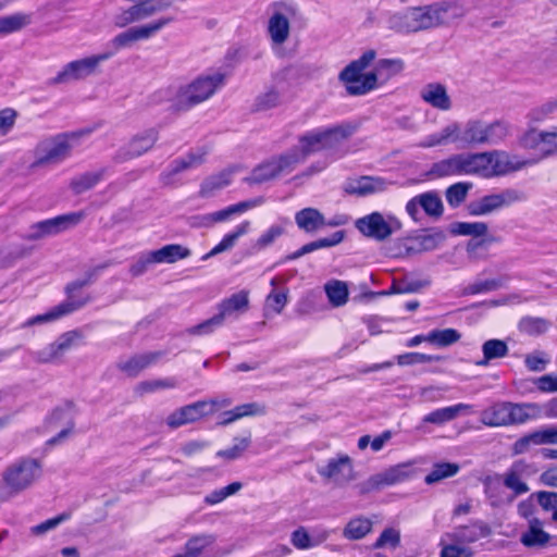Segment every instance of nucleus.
<instances>
[{
	"instance_id": "obj_13",
	"label": "nucleus",
	"mask_w": 557,
	"mask_h": 557,
	"mask_svg": "<svg viewBox=\"0 0 557 557\" xmlns=\"http://www.w3.org/2000/svg\"><path fill=\"white\" fill-rule=\"evenodd\" d=\"M176 0H140L115 16V25L125 27L171 8Z\"/></svg>"
},
{
	"instance_id": "obj_51",
	"label": "nucleus",
	"mask_w": 557,
	"mask_h": 557,
	"mask_svg": "<svg viewBox=\"0 0 557 557\" xmlns=\"http://www.w3.org/2000/svg\"><path fill=\"white\" fill-rule=\"evenodd\" d=\"M281 103V92L276 88L271 87L256 98L253 103V111H268L278 107Z\"/></svg>"
},
{
	"instance_id": "obj_34",
	"label": "nucleus",
	"mask_w": 557,
	"mask_h": 557,
	"mask_svg": "<svg viewBox=\"0 0 557 557\" xmlns=\"http://www.w3.org/2000/svg\"><path fill=\"white\" fill-rule=\"evenodd\" d=\"M510 132L511 126L506 121L497 120L492 123L482 121V146L498 145L510 135Z\"/></svg>"
},
{
	"instance_id": "obj_18",
	"label": "nucleus",
	"mask_w": 557,
	"mask_h": 557,
	"mask_svg": "<svg viewBox=\"0 0 557 557\" xmlns=\"http://www.w3.org/2000/svg\"><path fill=\"white\" fill-rule=\"evenodd\" d=\"M421 210L431 218H441L444 206L440 195L433 190L426 191L412 197L406 203V212L414 222L421 221Z\"/></svg>"
},
{
	"instance_id": "obj_19",
	"label": "nucleus",
	"mask_w": 557,
	"mask_h": 557,
	"mask_svg": "<svg viewBox=\"0 0 557 557\" xmlns=\"http://www.w3.org/2000/svg\"><path fill=\"white\" fill-rule=\"evenodd\" d=\"M488 157V177L503 176L511 172L519 171L524 166L532 165L536 160H520L517 156H511L503 150L487 151Z\"/></svg>"
},
{
	"instance_id": "obj_1",
	"label": "nucleus",
	"mask_w": 557,
	"mask_h": 557,
	"mask_svg": "<svg viewBox=\"0 0 557 557\" xmlns=\"http://www.w3.org/2000/svg\"><path fill=\"white\" fill-rule=\"evenodd\" d=\"M108 265V263L97 265L96 268L86 272L83 278L69 283L65 286V294L67 297L64 301L52 307L45 313L29 318L23 324V326L28 327L37 324L51 323L85 307L90 301V297L79 296L76 294V292L91 284L96 280L98 274Z\"/></svg>"
},
{
	"instance_id": "obj_50",
	"label": "nucleus",
	"mask_w": 557,
	"mask_h": 557,
	"mask_svg": "<svg viewBox=\"0 0 557 557\" xmlns=\"http://www.w3.org/2000/svg\"><path fill=\"white\" fill-rule=\"evenodd\" d=\"M487 231V224L484 222H455L450 225L454 235L482 237Z\"/></svg>"
},
{
	"instance_id": "obj_29",
	"label": "nucleus",
	"mask_w": 557,
	"mask_h": 557,
	"mask_svg": "<svg viewBox=\"0 0 557 557\" xmlns=\"http://www.w3.org/2000/svg\"><path fill=\"white\" fill-rule=\"evenodd\" d=\"M248 308L249 293L247 290H240L220 302L216 315L222 323H224L226 319L237 318L240 313L246 312Z\"/></svg>"
},
{
	"instance_id": "obj_40",
	"label": "nucleus",
	"mask_w": 557,
	"mask_h": 557,
	"mask_svg": "<svg viewBox=\"0 0 557 557\" xmlns=\"http://www.w3.org/2000/svg\"><path fill=\"white\" fill-rule=\"evenodd\" d=\"M216 536L212 533H200L193 535L186 543L184 553L175 555L176 557H200L201 554L213 545Z\"/></svg>"
},
{
	"instance_id": "obj_27",
	"label": "nucleus",
	"mask_w": 557,
	"mask_h": 557,
	"mask_svg": "<svg viewBox=\"0 0 557 557\" xmlns=\"http://www.w3.org/2000/svg\"><path fill=\"white\" fill-rule=\"evenodd\" d=\"M159 357V352H137L129 357L120 359L116 367L126 376L135 377L143 370L156 363Z\"/></svg>"
},
{
	"instance_id": "obj_24",
	"label": "nucleus",
	"mask_w": 557,
	"mask_h": 557,
	"mask_svg": "<svg viewBox=\"0 0 557 557\" xmlns=\"http://www.w3.org/2000/svg\"><path fill=\"white\" fill-rule=\"evenodd\" d=\"M521 146L527 149H535L547 157L557 150V127L553 131L530 129L521 138Z\"/></svg>"
},
{
	"instance_id": "obj_53",
	"label": "nucleus",
	"mask_w": 557,
	"mask_h": 557,
	"mask_svg": "<svg viewBox=\"0 0 557 557\" xmlns=\"http://www.w3.org/2000/svg\"><path fill=\"white\" fill-rule=\"evenodd\" d=\"M29 23V15L23 13L0 16V36L17 32Z\"/></svg>"
},
{
	"instance_id": "obj_56",
	"label": "nucleus",
	"mask_w": 557,
	"mask_h": 557,
	"mask_svg": "<svg viewBox=\"0 0 557 557\" xmlns=\"http://www.w3.org/2000/svg\"><path fill=\"white\" fill-rule=\"evenodd\" d=\"M471 188V183L459 182L450 185L445 193L448 205L453 208L460 206L467 198L468 191Z\"/></svg>"
},
{
	"instance_id": "obj_7",
	"label": "nucleus",
	"mask_w": 557,
	"mask_h": 557,
	"mask_svg": "<svg viewBox=\"0 0 557 557\" xmlns=\"http://www.w3.org/2000/svg\"><path fill=\"white\" fill-rule=\"evenodd\" d=\"M42 474V467L35 458H21L11 463L3 472L4 488L10 496L29 488Z\"/></svg>"
},
{
	"instance_id": "obj_37",
	"label": "nucleus",
	"mask_w": 557,
	"mask_h": 557,
	"mask_svg": "<svg viewBox=\"0 0 557 557\" xmlns=\"http://www.w3.org/2000/svg\"><path fill=\"white\" fill-rule=\"evenodd\" d=\"M549 540L550 535L543 530V523L537 518L529 520V528L520 537V542L527 547H543Z\"/></svg>"
},
{
	"instance_id": "obj_42",
	"label": "nucleus",
	"mask_w": 557,
	"mask_h": 557,
	"mask_svg": "<svg viewBox=\"0 0 557 557\" xmlns=\"http://www.w3.org/2000/svg\"><path fill=\"white\" fill-rule=\"evenodd\" d=\"M250 227L249 221H244L239 225L235 227V230L232 233L226 234L222 240L215 245L208 253L202 256V260H208L209 258H212L221 252L227 251L231 248H233L237 242V239L247 234Z\"/></svg>"
},
{
	"instance_id": "obj_57",
	"label": "nucleus",
	"mask_w": 557,
	"mask_h": 557,
	"mask_svg": "<svg viewBox=\"0 0 557 557\" xmlns=\"http://www.w3.org/2000/svg\"><path fill=\"white\" fill-rule=\"evenodd\" d=\"M27 250L17 245L0 248V270L12 267L18 259L27 255Z\"/></svg>"
},
{
	"instance_id": "obj_47",
	"label": "nucleus",
	"mask_w": 557,
	"mask_h": 557,
	"mask_svg": "<svg viewBox=\"0 0 557 557\" xmlns=\"http://www.w3.org/2000/svg\"><path fill=\"white\" fill-rule=\"evenodd\" d=\"M372 530V521L364 517L351 519L343 530V536L350 541L363 539Z\"/></svg>"
},
{
	"instance_id": "obj_2",
	"label": "nucleus",
	"mask_w": 557,
	"mask_h": 557,
	"mask_svg": "<svg viewBox=\"0 0 557 557\" xmlns=\"http://www.w3.org/2000/svg\"><path fill=\"white\" fill-rule=\"evenodd\" d=\"M482 120L471 119L466 123L451 122L440 132L426 136L420 144L423 148L456 144L460 147L482 146Z\"/></svg>"
},
{
	"instance_id": "obj_15",
	"label": "nucleus",
	"mask_w": 557,
	"mask_h": 557,
	"mask_svg": "<svg viewBox=\"0 0 557 557\" xmlns=\"http://www.w3.org/2000/svg\"><path fill=\"white\" fill-rule=\"evenodd\" d=\"M299 163V157L296 152H288L272 159L255 168L246 182L249 184H261L282 174L289 173Z\"/></svg>"
},
{
	"instance_id": "obj_36",
	"label": "nucleus",
	"mask_w": 557,
	"mask_h": 557,
	"mask_svg": "<svg viewBox=\"0 0 557 557\" xmlns=\"http://www.w3.org/2000/svg\"><path fill=\"white\" fill-rule=\"evenodd\" d=\"M267 412V408L264 405L260 403H247L239 406H236L232 410H227L222 413V420L220 422L221 425H227L236 420L246 417H257L263 416Z\"/></svg>"
},
{
	"instance_id": "obj_14",
	"label": "nucleus",
	"mask_w": 557,
	"mask_h": 557,
	"mask_svg": "<svg viewBox=\"0 0 557 557\" xmlns=\"http://www.w3.org/2000/svg\"><path fill=\"white\" fill-rule=\"evenodd\" d=\"M524 199L521 191L512 188H507L497 194L483 196L482 198L472 201L468 205L470 215L481 216L487 215L502 208L509 207L515 202Z\"/></svg>"
},
{
	"instance_id": "obj_46",
	"label": "nucleus",
	"mask_w": 557,
	"mask_h": 557,
	"mask_svg": "<svg viewBox=\"0 0 557 557\" xmlns=\"http://www.w3.org/2000/svg\"><path fill=\"white\" fill-rule=\"evenodd\" d=\"M106 170L86 172L72 178L70 187L76 194H83L95 187L104 176Z\"/></svg>"
},
{
	"instance_id": "obj_31",
	"label": "nucleus",
	"mask_w": 557,
	"mask_h": 557,
	"mask_svg": "<svg viewBox=\"0 0 557 557\" xmlns=\"http://www.w3.org/2000/svg\"><path fill=\"white\" fill-rule=\"evenodd\" d=\"M421 99L432 108L449 111L453 107L446 87L441 83H429L420 91Z\"/></svg>"
},
{
	"instance_id": "obj_6",
	"label": "nucleus",
	"mask_w": 557,
	"mask_h": 557,
	"mask_svg": "<svg viewBox=\"0 0 557 557\" xmlns=\"http://www.w3.org/2000/svg\"><path fill=\"white\" fill-rule=\"evenodd\" d=\"M83 134L82 132L60 134L41 141L36 147V159L32 163V169L55 165L67 159Z\"/></svg>"
},
{
	"instance_id": "obj_62",
	"label": "nucleus",
	"mask_w": 557,
	"mask_h": 557,
	"mask_svg": "<svg viewBox=\"0 0 557 557\" xmlns=\"http://www.w3.org/2000/svg\"><path fill=\"white\" fill-rule=\"evenodd\" d=\"M557 110V100H552L532 109L528 119L531 123H541L546 119L550 117L553 113Z\"/></svg>"
},
{
	"instance_id": "obj_22",
	"label": "nucleus",
	"mask_w": 557,
	"mask_h": 557,
	"mask_svg": "<svg viewBox=\"0 0 557 557\" xmlns=\"http://www.w3.org/2000/svg\"><path fill=\"white\" fill-rule=\"evenodd\" d=\"M290 7L275 9L268 22V35L273 47L283 46L290 34L289 16L293 14Z\"/></svg>"
},
{
	"instance_id": "obj_55",
	"label": "nucleus",
	"mask_w": 557,
	"mask_h": 557,
	"mask_svg": "<svg viewBox=\"0 0 557 557\" xmlns=\"http://www.w3.org/2000/svg\"><path fill=\"white\" fill-rule=\"evenodd\" d=\"M243 488V484L240 482H233L224 487L216 488L209 494H207L203 498L205 504L209 506H214L222 503L227 497L235 495Z\"/></svg>"
},
{
	"instance_id": "obj_17",
	"label": "nucleus",
	"mask_w": 557,
	"mask_h": 557,
	"mask_svg": "<svg viewBox=\"0 0 557 557\" xmlns=\"http://www.w3.org/2000/svg\"><path fill=\"white\" fill-rule=\"evenodd\" d=\"M159 139L157 128H148L133 136L131 140L122 146L115 153L114 160L117 163L138 158L152 149Z\"/></svg>"
},
{
	"instance_id": "obj_41",
	"label": "nucleus",
	"mask_w": 557,
	"mask_h": 557,
	"mask_svg": "<svg viewBox=\"0 0 557 557\" xmlns=\"http://www.w3.org/2000/svg\"><path fill=\"white\" fill-rule=\"evenodd\" d=\"M510 424H520L539 418L542 413L540 405L534 403H509Z\"/></svg>"
},
{
	"instance_id": "obj_16",
	"label": "nucleus",
	"mask_w": 557,
	"mask_h": 557,
	"mask_svg": "<svg viewBox=\"0 0 557 557\" xmlns=\"http://www.w3.org/2000/svg\"><path fill=\"white\" fill-rule=\"evenodd\" d=\"M174 21L175 18L173 16H162L148 24L131 27L127 30L116 35L112 40V45L116 51L121 48L131 46L135 41L149 39Z\"/></svg>"
},
{
	"instance_id": "obj_43",
	"label": "nucleus",
	"mask_w": 557,
	"mask_h": 557,
	"mask_svg": "<svg viewBox=\"0 0 557 557\" xmlns=\"http://www.w3.org/2000/svg\"><path fill=\"white\" fill-rule=\"evenodd\" d=\"M482 422L490 426L510 424L509 403H497L482 412Z\"/></svg>"
},
{
	"instance_id": "obj_8",
	"label": "nucleus",
	"mask_w": 557,
	"mask_h": 557,
	"mask_svg": "<svg viewBox=\"0 0 557 557\" xmlns=\"http://www.w3.org/2000/svg\"><path fill=\"white\" fill-rule=\"evenodd\" d=\"M225 75L220 72L202 75L180 89L176 98L178 110H187L209 99L224 85Z\"/></svg>"
},
{
	"instance_id": "obj_49",
	"label": "nucleus",
	"mask_w": 557,
	"mask_h": 557,
	"mask_svg": "<svg viewBox=\"0 0 557 557\" xmlns=\"http://www.w3.org/2000/svg\"><path fill=\"white\" fill-rule=\"evenodd\" d=\"M460 470L458 463L454 462H440L435 463L432 470L426 474L424 481L426 484H434L444 479L456 475Z\"/></svg>"
},
{
	"instance_id": "obj_12",
	"label": "nucleus",
	"mask_w": 557,
	"mask_h": 557,
	"mask_svg": "<svg viewBox=\"0 0 557 557\" xmlns=\"http://www.w3.org/2000/svg\"><path fill=\"white\" fill-rule=\"evenodd\" d=\"M317 472L326 483L337 487L346 486L355 480L352 459L346 454L330 458L325 465L317 468Z\"/></svg>"
},
{
	"instance_id": "obj_20",
	"label": "nucleus",
	"mask_w": 557,
	"mask_h": 557,
	"mask_svg": "<svg viewBox=\"0 0 557 557\" xmlns=\"http://www.w3.org/2000/svg\"><path fill=\"white\" fill-rule=\"evenodd\" d=\"M537 472L535 465L525 460L515 461L503 475V484L516 495H522L529 492V486L524 482L525 479Z\"/></svg>"
},
{
	"instance_id": "obj_60",
	"label": "nucleus",
	"mask_w": 557,
	"mask_h": 557,
	"mask_svg": "<svg viewBox=\"0 0 557 557\" xmlns=\"http://www.w3.org/2000/svg\"><path fill=\"white\" fill-rule=\"evenodd\" d=\"M288 301V289L272 292L265 298V310H271L274 313H281Z\"/></svg>"
},
{
	"instance_id": "obj_44",
	"label": "nucleus",
	"mask_w": 557,
	"mask_h": 557,
	"mask_svg": "<svg viewBox=\"0 0 557 557\" xmlns=\"http://www.w3.org/2000/svg\"><path fill=\"white\" fill-rule=\"evenodd\" d=\"M552 326V322L545 318L540 317H523L518 323L520 333L536 337L546 333Z\"/></svg>"
},
{
	"instance_id": "obj_39",
	"label": "nucleus",
	"mask_w": 557,
	"mask_h": 557,
	"mask_svg": "<svg viewBox=\"0 0 557 557\" xmlns=\"http://www.w3.org/2000/svg\"><path fill=\"white\" fill-rule=\"evenodd\" d=\"M488 157L487 151L463 153V173L465 175H476L484 178L488 177Z\"/></svg>"
},
{
	"instance_id": "obj_64",
	"label": "nucleus",
	"mask_w": 557,
	"mask_h": 557,
	"mask_svg": "<svg viewBox=\"0 0 557 557\" xmlns=\"http://www.w3.org/2000/svg\"><path fill=\"white\" fill-rule=\"evenodd\" d=\"M417 239L423 250H434L446 239V234L441 230H432Z\"/></svg>"
},
{
	"instance_id": "obj_59",
	"label": "nucleus",
	"mask_w": 557,
	"mask_h": 557,
	"mask_svg": "<svg viewBox=\"0 0 557 557\" xmlns=\"http://www.w3.org/2000/svg\"><path fill=\"white\" fill-rule=\"evenodd\" d=\"M255 202L252 201H242L235 205H231L222 210L215 211L214 218L216 223L225 222L230 220L235 214H240L248 209L252 208Z\"/></svg>"
},
{
	"instance_id": "obj_4",
	"label": "nucleus",
	"mask_w": 557,
	"mask_h": 557,
	"mask_svg": "<svg viewBox=\"0 0 557 557\" xmlns=\"http://www.w3.org/2000/svg\"><path fill=\"white\" fill-rule=\"evenodd\" d=\"M375 59V51L368 50L357 60L345 66L338 79L345 84L346 91L350 96H362L376 88L377 75L375 72L362 74V72Z\"/></svg>"
},
{
	"instance_id": "obj_30",
	"label": "nucleus",
	"mask_w": 557,
	"mask_h": 557,
	"mask_svg": "<svg viewBox=\"0 0 557 557\" xmlns=\"http://www.w3.org/2000/svg\"><path fill=\"white\" fill-rule=\"evenodd\" d=\"M490 534L488 527L481 522L474 521L469 525L456 528L453 532L445 533L447 541L461 544H470L483 539Z\"/></svg>"
},
{
	"instance_id": "obj_61",
	"label": "nucleus",
	"mask_w": 557,
	"mask_h": 557,
	"mask_svg": "<svg viewBox=\"0 0 557 557\" xmlns=\"http://www.w3.org/2000/svg\"><path fill=\"white\" fill-rule=\"evenodd\" d=\"M249 445L250 437H236L232 447L219 450L216 456L226 460H235L242 456V454L248 448Z\"/></svg>"
},
{
	"instance_id": "obj_48",
	"label": "nucleus",
	"mask_w": 557,
	"mask_h": 557,
	"mask_svg": "<svg viewBox=\"0 0 557 557\" xmlns=\"http://www.w3.org/2000/svg\"><path fill=\"white\" fill-rule=\"evenodd\" d=\"M89 331L87 329H76L63 333L55 342V348H74L89 345Z\"/></svg>"
},
{
	"instance_id": "obj_21",
	"label": "nucleus",
	"mask_w": 557,
	"mask_h": 557,
	"mask_svg": "<svg viewBox=\"0 0 557 557\" xmlns=\"http://www.w3.org/2000/svg\"><path fill=\"white\" fill-rule=\"evenodd\" d=\"M409 478V471L405 466L398 465L386 469L383 472L371 475L364 482L360 483L359 490L361 494H368L379 491L385 486L401 483Z\"/></svg>"
},
{
	"instance_id": "obj_10",
	"label": "nucleus",
	"mask_w": 557,
	"mask_h": 557,
	"mask_svg": "<svg viewBox=\"0 0 557 557\" xmlns=\"http://www.w3.org/2000/svg\"><path fill=\"white\" fill-rule=\"evenodd\" d=\"M115 51H108L96 55L69 62L55 77L51 79L52 84H66L73 81L84 79L94 74L101 62L113 57Z\"/></svg>"
},
{
	"instance_id": "obj_63",
	"label": "nucleus",
	"mask_w": 557,
	"mask_h": 557,
	"mask_svg": "<svg viewBox=\"0 0 557 557\" xmlns=\"http://www.w3.org/2000/svg\"><path fill=\"white\" fill-rule=\"evenodd\" d=\"M285 233L284 225L275 224L270 226L256 242V247L261 250L271 246L278 237Z\"/></svg>"
},
{
	"instance_id": "obj_58",
	"label": "nucleus",
	"mask_w": 557,
	"mask_h": 557,
	"mask_svg": "<svg viewBox=\"0 0 557 557\" xmlns=\"http://www.w3.org/2000/svg\"><path fill=\"white\" fill-rule=\"evenodd\" d=\"M447 539L445 535L441 539V557H472L473 550L467 546L460 545L461 543H445Z\"/></svg>"
},
{
	"instance_id": "obj_26",
	"label": "nucleus",
	"mask_w": 557,
	"mask_h": 557,
	"mask_svg": "<svg viewBox=\"0 0 557 557\" xmlns=\"http://www.w3.org/2000/svg\"><path fill=\"white\" fill-rule=\"evenodd\" d=\"M545 444H557L556 428L541 429L520 437L515 442L512 453L515 455H522L528 453L533 446Z\"/></svg>"
},
{
	"instance_id": "obj_33",
	"label": "nucleus",
	"mask_w": 557,
	"mask_h": 557,
	"mask_svg": "<svg viewBox=\"0 0 557 557\" xmlns=\"http://www.w3.org/2000/svg\"><path fill=\"white\" fill-rule=\"evenodd\" d=\"M344 239V232L337 231L331 237L320 238L314 242L301 246L298 250L285 256L280 263L296 260L307 253L313 252L322 248H329L338 245Z\"/></svg>"
},
{
	"instance_id": "obj_28",
	"label": "nucleus",
	"mask_w": 557,
	"mask_h": 557,
	"mask_svg": "<svg viewBox=\"0 0 557 557\" xmlns=\"http://www.w3.org/2000/svg\"><path fill=\"white\" fill-rule=\"evenodd\" d=\"M461 334L455 329L433 330L426 335H416L407 343V346L429 344L432 346H450L457 343Z\"/></svg>"
},
{
	"instance_id": "obj_11",
	"label": "nucleus",
	"mask_w": 557,
	"mask_h": 557,
	"mask_svg": "<svg viewBox=\"0 0 557 557\" xmlns=\"http://www.w3.org/2000/svg\"><path fill=\"white\" fill-rule=\"evenodd\" d=\"M84 218L85 212L78 211L39 221L32 224L23 237L27 240H38L48 236H53L70 228L71 226L77 225Z\"/></svg>"
},
{
	"instance_id": "obj_23",
	"label": "nucleus",
	"mask_w": 557,
	"mask_h": 557,
	"mask_svg": "<svg viewBox=\"0 0 557 557\" xmlns=\"http://www.w3.org/2000/svg\"><path fill=\"white\" fill-rule=\"evenodd\" d=\"M209 403L199 400L186 406H183L172 413L165 420L166 425L171 429H177L188 423L196 422L205 416H209Z\"/></svg>"
},
{
	"instance_id": "obj_54",
	"label": "nucleus",
	"mask_w": 557,
	"mask_h": 557,
	"mask_svg": "<svg viewBox=\"0 0 557 557\" xmlns=\"http://www.w3.org/2000/svg\"><path fill=\"white\" fill-rule=\"evenodd\" d=\"M231 176L232 172L224 171L207 178L201 185L200 195L203 197H209L214 191L226 187L231 183Z\"/></svg>"
},
{
	"instance_id": "obj_52",
	"label": "nucleus",
	"mask_w": 557,
	"mask_h": 557,
	"mask_svg": "<svg viewBox=\"0 0 557 557\" xmlns=\"http://www.w3.org/2000/svg\"><path fill=\"white\" fill-rule=\"evenodd\" d=\"M324 289L332 306L341 307L348 301V287L344 282L332 281L325 284Z\"/></svg>"
},
{
	"instance_id": "obj_3",
	"label": "nucleus",
	"mask_w": 557,
	"mask_h": 557,
	"mask_svg": "<svg viewBox=\"0 0 557 557\" xmlns=\"http://www.w3.org/2000/svg\"><path fill=\"white\" fill-rule=\"evenodd\" d=\"M447 9L443 4H432L408 9L388 18V27L397 33H416L438 26L444 22Z\"/></svg>"
},
{
	"instance_id": "obj_35",
	"label": "nucleus",
	"mask_w": 557,
	"mask_h": 557,
	"mask_svg": "<svg viewBox=\"0 0 557 557\" xmlns=\"http://www.w3.org/2000/svg\"><path fill=\"white\" fill-rule=\"evenodd\" d=\"M430 173L436 177L463 176V153L453 154L433 163Z\"/></svg>"
},
{
	"instance_id": "obj_45",
	"label": "nucleus",
	"mask_w": 557,
	"mask_h": 557,
	"mask_svg": "<svg viewBox=\"0 0 557 557\" xmlns=\"http://www.w3.org/2000/svg\"><path fill=\"white\" fill-rule=\"evenodd\" d=\"M468 408H469V406H467L465 404H457L454 406L440 408V409H436V410L430 412L429 414L424 416L422 421L424 423H433V424L442 425L446 422L453 421L454 419H456L458 417V414L461 411H463Z\"/></svg>"
},
{
	"instance_id": "obj_9",
	"label": "nucleus",
	"mask_w": 557,
	"mask_h": 557,
	"mask_svg": "<svg viewBox=\"0 0 557 557\" xmlns=\"http://www.w3.org/2000/svg\"><path fill=\"white\" fill-rule=\"evenodd\" d=\"M355 227L366 237L384 242L401 228L400 221L394 215L384 216L374 211L355 221Z\"/></svg>"
},
{
	"instance_id": "obj_32",
	"label": "nucleus",
	"mask_w": 557,
	"mask_h": 557,
	"mask_svg": "<svg viewBox=\"0 0 557 557\" xmlns=\"http://www.w3.org/2000/svg\"><path fill=\"white\" fill-rule=\"evenodd\" d=\"M297 226L307 232L314 233L325 225H337V223L326 222L324 215L314 208H305L295 214Z\"/></svg>"
},
{
	"instance_id": "obj_25",
	"label": "nucleus",
	"mask_w": 557,
	"mask_h": 557,
	"mask_svg": "<svg viewBox=\"0 0 557 557\" xmlns=\"http://www.w3.org/2000/svg\"><path fill=\"white\" fill-rule=\"evenodd\" d=\"M389 183L380 176H360L347 180L343 189L346 194L366 197L385 191Z\"/></svg>"
},
{
	"instance_id": "obj_38",
	"label": "nucleus",
	"mask_w": 557,
	"mask_h": 557,
	"mask_svg": "<svg viewBox=\"0 0 557 557\" xmlns=\"http://www.w3.org/2000/svg\"><path fill=\"white\" fill-rule=\"evenodd\" d=\"M151 251L157 264L175 263L191 256L190 249L180 244H169Z\"/></svg>"
},
{
	"instance_id": "obj_5",
	"label": "nucleus",
	"mask_w": 557,
	"mask_h": 557,
	"mask_svg": "<svg viewBox=\"0 0 557 557\" xmlns=\"http://www.w3.org/2000/svg\"><path fill=\"white\" fill-rule=\"evenodd\" d=\"M356 131L350 124H342L327 128L313 129L305 134L299 140L300 152L294 150L299 157V162L306 157L323 149L333 148Z\"/></svg>"
}]
</instances>
